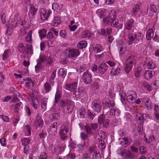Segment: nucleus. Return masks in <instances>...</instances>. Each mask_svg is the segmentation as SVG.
I'll list each match as a JSON object with an SVG mask.
<instances>
[{
	"instance_id": "1",
	"label": "nucleus",
	"mask_w": 159,
	"mask_h": 159,
	"mask_svg": "<svg viewBox=\"0 0 159 159\" xmlns=\"http://www.w3.org/2000/svg\"><path fill=\"white\" fill-rule=\"evenodd\" d=\"M136 57L133 55L130 56L126 61V65L125 70L127 73H129L132 69L133 66L136 63Z\"/></svg>"
},
{
	"instance_id": "2",
	"label": "nucleus",
	"mask_w": 159,
	"mask_h": 159,
	"mask_svg": "<svg viewBox=\"0 0 159 159\" xmlns=\"http://www.w3.org/2000/svg\"><path fill=\"white\" fill-rule=\"evenodd\" d=\"M66 54L67 57L69 58L75 57L80 54L79 50L76 49L69 48L66 50Z\"/></svg>"
},
{
	"instance_id": "3",
	"label": "nucleus",
	"mask_w": 159,
	"mask_h": 159,
	"mask_svg": "<svg viewBox=\"0 0 159 159\" xmlns=\"http://www.w3.org/2000/svg\"><path fill=\"white\" fill-rule=\"evenodd\" d=\"M105 115L103 114H102L98 116V120L100 125H102L103 127L107 128L109 126L110 120L109 119H105Z\"/></svg>"
},
{
	"instance_id": "4",
	"label": "nucleus",
	"mask_w": 159,
	"mask_h": 159,
	"mask_svg": "<svg viewBox=\"0 0 159 159\" xmlns=\"http://www.w3.org/2000/svg\"><path fill=\"white\" fill-rule=\"evenodd\" d=\"M82 79L85 83L86 84H90L92 81V75L89 70H88L83 74Z\"/></svg>"
},
{
	"instance_id": "5",
	"label": "nucleus",
	"mask_w": 159,
	"mask_h": 159,
	"mask_svg": "<svg viewBox=\"0 0 159 159\" xmlns=\"http://www.w3.org/2000/svg\"><path fill=\"white\" fill-rule=\"evenodd\" d=\"M102 105L100 101L98 100H94L92 103L91 107L94 111L99 112L102 108Z\"/></svg>"
},
{
	"instance_id": "6",
	"label": "nucleus",
	"mask_w": 159,
	"mask_h": 159,
	"mask_svg": "<svg viewBox=\"0 0 159 159\" xmlns=\"http://www.w3.org/2000/svg\"><path fill=\"white\" fill-rule=\"evenodd\" d=\"M120 144L124 147H126L129 145L132 142V140L130 137H125L122 139H120Z\"/></svg>"
},
{
	"instance_id": "7",
	"label": "nucleus",
	"mask_w": 159,
	"mask_h": 159,
	"mask_svg": "<svg viewBox=\"0 0 159 159\" xmlns=\"http://www.w3.org/2000/svg\"><path fill=\"white\" fill-rule=\"evenodd\" d=\"M137 98L136 93L134 91L130 92L129 94L127 96L126 99L127 101L130 103H134L135 102Z\"/></svg>"
},
{
	"instance_id": "8",
	"label": "nucleus",
	"mask_w": 159,
	"mask_h": 159,
	"mask_svg": "<svg viewBox=\"0 0 159 159\" xmlns=\"http://www.w3.org/2000/svg\"><path fill=\"white\" fill-rule=\"evenodd\" d=\"M37 10L33 5H30L28 13L29 19L30 21H32L34 19L35 15L37 13Z\"/></svg>"
},
{
	"instance_id": "9",
	"label": "nucleus",
	"mask_w": 159,
	"mask_h": 159,
	"mask_svg": "<svg viewBox=\"0 0 159 159\" xmlns=\"http://www.w3.org/2000/svg\"><path fill=\"white\" fill-rule=\"evenodd\" d=\"M78 83L74 82L66 84L65 85V89L71 92H74L77 89Z\"/></svg>"
},
{
	"instance_id": "10",
	"label": "nucleus",
	"mask_w": 159,
	"mask_h": 159,
	"mask_svg": "<svg viewBox=\"0 0 159 159\" xmlns=\"http://www.w3.org/2000/svg\"><path fill=\"white\" fill-rule=\"evenodd\" d=\"M34 124L35 126L37 127L41 128L43 126V121L40 114H37L34 121Z\"/></svg>"
},
{
	"instance_id": "11",
	"label": "nucleus",
	"mask_w": 159,
	"mask_h": 159,
	"mask_svg": "<svg viewBox=\"0 0 159 159\" xmlns=\"http://www.w3.org/2000/svg\"><path fill=\"white\" fill-rule=\"evenodd\" d=\"M71 103V101L68 99H62L61 100L59 105L62 107L70 106Z\"/></svg>"
},
{
	"instance_id": "12",
	"label": "nucleus",
	"mask_w": 159,
	"mask_h": 159,
	"mask_svg": "<svg viewBox=\"0 0 159 159\" xmlns=\"http://www.w3.org/2000/svg\"><path fill=\"white\" fill-rule=\"evenodd\" d=\"M108 68L107 65L105 63H102L98 67V69L99 72L102 74L105 73Z\"/></svg>"
},
{
	"instance_id": "13",
	"label": "nucleus",
	"mask_w": 159,
	"mask_h": 159,
	"mask_svg": "<svg viewBox=\"0 0 159 159\" xmlns=\"http://www.w3.org/2000/svg\"><path fill=\"white\" fill-rule=\"evenodd\" d=\"M125 28L128 30H131L134 26V20L131 19L127 21L125 25Z\"/></svg>"
},
{
	"instance_id": "14",
	"label": "nucleus",
	"mask_w": 159,
	"mask_h": 159,
	"mask_svg": "<svg viewBox=\"0 0 159 159\" xmlns=\"http://www.w3.org/2000/svg\"><path fill=\"white\" fill-rule=\"evenodd\" d=\"M142 101L144 103L145 107L148 110H150L152 108V105L151 102L148 98H143Z\"/></svg>"
},
{
	"instance_id": "15",
	"label": "nucleus",
	"mask_w": 159,
	"mask_h": 159,
	"mask_svg": "<svg viewBox=\"0 0 159 159\" xmlns=\"http://www.w3.org/2000/svg\"><path fill=\"white\" fill-rule=\"evenodd\" d=\"M62 96V91L57 89L55 96V102L57 103L59 101Z\"/></svg>"
},
{
	"instance_id": "16",
	"label": "nucleus",
	"mask_w": 159,
	"mask_h": 159,
	"mask_svg": "<svg viewBox=\"0 0 159 159\" xmlns=\"http://www.w3.org/2000/svg\"><path fill=\"white\" fill-rule=\"evenodd\" d=\"M155 74V72L151 70H146L144 73V78L147 80L150 79Z\"/></svg>"
},
{
	"instance_id": "17",
	"label": "nucleus",
	"mask_w": 159,
	"mask_h": 159,
	"mask_svg": "<svg viewBox=\"0 0 159 159\" xmlns=\"http://www.w3.org/2000/svg\"><path fill=\"white\" fill-rule=\"evenodd\" d=\"M140 6L137 4H136L134 7H133L131 10L132 15L133 16H135L138 14V13L140 11Z\"/></svg>"
},
{
	"instance_id": "18",
	"label": "nucleus",
	"mask_w": 159,
	"mask_h": 159,
	"mask_svg": "<svg viewBox=\"0 0 159 159\" xmlns=\"http://www.w3.org/2000/svg\"><path fill=\"white\" fill-rule=\"evenodd\" d=\"M57 122L53 123L50 126V131L52 132L53 134L54 135H55L57 134Z\"/></svg>"
},
{
	"instance_id": "19",
	"label": "nucleus",
	"mask_w": 159,
	"mask_h": 159,
	"mask_svg": "<svg viewBox=\"0 0 159 159\" xmlns=\"http://www.w3.org/2000/svg\"><path fill=\"white\" fill-rule=\"evenodd\" d=\"M120 111L116 108H112L110 111V115H115L117 116H120Z\"/></svg>"
},
{
	"instance_id": "20",
	"label": "nucleus",
	"mask_w": 159,
	"mask_h": 159,
	"mask_svg": "<svg viewBox=\"0 0 159 159\" xmlns=\"http://www.w3.org/2000/svg\"><path fill=\"white\" fill-rule=\"evenodd\" d=\"M60 117V115L57 113H54L49 116V117L51 120L54 121L58 120Z\"/></svg>"
},
{
	"instance_id": "21",
	"label": "nucleus",
	"mask_w": 159,
	"mask_h": 159,
	"mask_svg": "<svg viewBox=\"0 0 159 159\" xmlns=\"http://www.w3.org/2000/svg\"><path fill=\"white\" fill-rule=\"evenodd\" d=\"M154 35V33L152 29H150L147 31L146 38L148 40H150Z\"/></svg>"
},
{
	"instance_id": "22",
	"label": "nucleus",
	"mask_w": 159,
	"mask_h": 159,
	"mask_svg": "<svg viewBox=\"0 0 159 159\" xmlns=\"http://www.w3.org/2000/svg\"><path fill=\"white\" fill-rule=\"evenodd\" d=\"M84 127L85 131L89 135L93 134V133L89 124H86V125L84 126Z\"/></svg>"
},
{
	"instance_id": "23",
	"label": "nucleus",
	"mask_w": 159,
	"mask_h": 159,
	"mask_svg": "<svg viewBox=\"0 0 159 159\" xmlns=\"http://www.w3.org/2000/svg\"><path fill=\"white\" fill-rule=\"evenodd\" d=\"M66 70L64 68L60 69L58 72V76L61 78H64L66 75Z\"/></svg>"
},
{
	"instance_id": "24",
	"label": "nucleus",
	"mask_w": 159,
	"mask_h": 159,
	"mask_svg": "<svg viewBox=\"0 0 159 159\" xmlns=\"http://www.w3.org/2000/svg\"><path fill=\"white\" fill-rule=\"evenodd\" d=\"M60 130L65 131L68 133L69 130L68 124L66 123L63 124L61 127Z\"/></svg>"
},
{
	"instance_id": "25",
	"label": "nucleus",
	"mask_w": 159,
	"mask_h": 159,
	"mask_svg": "<svg viewBox=\"0 0 159 159\" xmlns=\"http://www.w3.org/2000/svg\"><path fill=\"white\" fill-rule=\"evenodd\" d=\"M88 151L89 153L93 154L96 153V152L98 151L97 150V148L95 146H90L88 150Z\"/></svg>"
},
{
	"instance_id": "26",
	"label": "nucleus",
	"mask_w": 159,
	"mask_h": 159,
	"mask_svg": "<svg viewBox=\"0 0 159 159\" xmlns=\"http://www.w3.org/2000/svg\"><path fill=\"white\" fill-rule=\"evenodd\" d=\"M128 38L129 39V45L132 44L134 42V41L135 39H136L134 34L133 35L132 34H128Z\"/></svg>"
},
{
	"instance_id": "27",
	"label": "nucleus",
	"mask_w": 159,
	"mask_h": 159,
	"mask_svg": "<svg viewBox=\"0 0 159 159\" xmlns=\"http://www.w3.org/2000/svg\"><path fill=\"white\" fill-rule=\"evenodd\" d=\"M87 42L85 41H80L78 44L77 47L78 48L83 49L85 48L87 46Z\"/></svg>"
},
{
	"instance_id": "28",
	"label": "nucleus",
	"mask_w": 159,
	"mask_h": 159,
	"mask_svg": "<svg viewBox=\"0 0 159 159\" xmlns=\"http://www.w3.org/2000/svg\"><path fill=\"white\" fill-rule=\"evenodd\" d=\"M17 48L19 52L21 53H24L25 52L26 48L22 43L19 44Z\"/></svg>"
},
{
	"instance_id": "29",
	"label": "nucleus",
	"mask_w": 159,
	"mask_h": 159,
	"mask_svg": "<svg viewBox=\"0 0 159 159\" xmlns=\"http://www.w3.org/2000/svg\"><path fill=\"white\" fill-rule=\"evenodd\" d=\"M120 69L118 68L114 67L111 69V73L114 75H117L119 74L120 71Z\"/></svg>"
},
{
	"instance_id": "30",
	"label": "nucleus",
	"mask_w": 159,
	"mask_h": 159,
	"mask_svg": "<svg viewBox=\"0 0 159 159\" xmlns=\"http://www.w3.org/2000/svg\"><path fill=\"white\" fill-rule=\"evenodd\" d=\"M40 15L41 19L42 20H47L48 16L47 15V12L46 10H42L40 13Z\"/></svg>"
},
{
	"instance_id": "31",
	"label": "nucleus",
	"mask_w": 159,
	"mask_h": 159,
	"mask_svg": "<svg viewBox=\"0 0 159 159\" xmlns=\"http://www.w3.org/2000/svg\"><path fill=\"white\" fill-rule=\"evenodd\" d=\"M44 89L46 93H48L52 89L50 84L48 82H46L44 84Z\"/></svg>"
},
{
	"instance_id": "32",
	"label": "nucleus",
	"mask_w": 159,
	"mask_h": 159,
	"mask_svg": "<svg viewBox=\"0 0 159 159\" xmlns=\"http://www.w3.org/2000/svg\"><path fill=\"white\" fill-rule=\"evenodd\" d=\"M147 67L148 69H153L156 67V65L152 62L149 61L147 63Z\"/></svg>"
},
{
	"instance_id": "33",
	"label": "nucleus",
	"mask_w": 159,
	"mask_h": 159,
	"mask_svg": "<svg viewBox=\"0 0 159 159\" xmlns=\"http://www.w3.org/2000/svg\"><path fill=\"white\" fill-rule=\"evenodd\" d=\"M67 132L65 131L60 130L59 134L61 139L64 140L67 136Z\"/></svg>"
},
{
	"instance_id": "34",
	"label": "nucleus",
	"mask_w": 159,
	"mask_h": 159,
	"mask_svg": "<svg viewBox=\"0 0 159 159\" xmlns=\"http://www.w3.org/2000/svg\"><path fill=\"white\" fill-rule=\"evenodd\" d=\"M32 31L30 30L27 36L26 37V40L28 43H31L32 42Z\"/></svg>"
},
{
	"instance_id": "35",
	"label": "nucleus",
	"mask_w": 159,
	"mask_h": 159,
	"mask_svg": "<svg viewBox=\"0 0 159 159\" xmlns=\"http://www.w3.org/2000/svg\"><path fill=\"white\" fill-rule=\"evenodd\" d=\"M134 36H135L136 40L139 41H142L143 36L142 33L140 32L136 33L134 34Z\"/></svg>"
},
{
	"instance_id": "36",
	"label": "nucleus",
	"mask_w": 159,
	"mask_h": 159,
	"mask_svg": "<svg viewBox=\"0 0 159 159\" xmlns=\"http://www.w3.org/2000/svg\"><path fill=\"white\" fill-rule=\"evenodd\" d=\"M47 31L44 29L40 30L39 32V36L41 38L45 37L47 34Z\"/></svg>"
},
{
	"instance_id": "37",
	"label": "nucleus",
	"mask_w": 159,
	"mask_h": 159,
	"mask_svg": "<svg viewBox=\"0 0 159 159\" xmlns=\"http://www.w3.org/2000/svg\"><path fill=\"white\" fill-rule=\"evenodd\" d=\"M116 17V11H114L113 12L112 11L111 13L110 14V15L109 16V17L110 19L112 21V23H113L115 21Z\"/></svg>"
},
{
	"instance_id": "38",
	"label": "nucleus",
	"mask_w": 159,
	"mask_h": 159,
	"mask_svg": "<svg viewBox=\"0 0 159 159\" xmlns=\"http://www.w3.org/2000/svg\"><path fill=\"white\" fill-rule=\"evenodd\" d=\"M119 95H120V99L122 103L124 104L125 103L126 99L125 93L122 92V93H120Z\"/></svg>"
},
{
	"instance_id": "39",
	"label": "nucleus",
	"mask_w": 159,
	"mask_h": 159,
	"mask_svg": "<svg viewBox=\"0 0 159 159\" xmlns=\"http://www.w3.org/2000/svg\"><path fill=\"white\" fill-rule=\"evenodd\" d=\"M10 50L8 49L5 50L3 55V59L4 60L7 59L10 55Z\"/></svg>"
},
{
	"instance_id": "40",
	"label": "nucleus",
	"mask_w": 159,
	"mask_h": 159,
	"mask_svg": "<svg viewBox=\"0 0 159 159\" xmlns=\"http://www.w3.org/2000/svg\"><path fill=\"white\" fill-rule=\"evenodd\" d=\"M93 48L94 50L96 51L97 52H99L102 50L103 48H102L101 45L100 44H97L93 47Z\"/></svg>"
},
{
	"instance_id": "41",
	"label": "nucleus",
	"mask_w": 159,
	"mask_h": 159,
	"mask_svg": "<svg viewBox=\"0 0 159 159\" xmlns=\"http://www.w3.org/2000/svg\"><path fill=\"white\" fill-rule=\"evenodd\" d=\"M142 70V68L141 67H138L137 68L134 74L136 78H138L139 77Z\"/></svg>"
},
{
	"instance_id": "42",
	"label": "nucleus",
	"mask_w": 159,
	"mask_h": 159,
	"mask_svg": "<svg viewBox=\"0 0 159 159\" xmlns=\"http://www.w3.org/2000/svg\"><path fill=\"white\" fill-rule=\"evenodd\" d=\"M47 101L46 99H43L41 102V107L42 110L44 111L47 108Z\"/></svg>"
},
{
	"instance_id": "43",
	"label": "nucleus",
	"mask_w": 159,
	"mask_h": 159,
	"mask_svg": "<svg viewBox=\"0 0 159 159\" xmlns=\"http://www.w3.org/2000/svg\"><path fill=\"white\" fill-rule=\"evenodd\" d=\"M86 145V143L85 141L84 142L83 144H78L77 145V147L78 149V151L79 152H82L85 146Z\"/></svg>"
},
{
	"instance_id": "44",
	"label": "nucleus",
	"mask_w": 159,
	"mask_h": 159,
	"mask_svg": "<svg viewBox=\"0 0 159 159\" xmlns=\"http://www.w3.org/2000/svg\"><path fill=\"white\" fill-rule=\"evenodd\" d=\"M103 24L107 26L110 24L111 20L110 17H107L103 19Z\"/></svg>"
},
{
	"instance_id": "45",
	"label": "nucleus",
	"mask_w": 159,
	"mask_h": 159,
	"mask_svg": "<svg viewBox=\"0 0 159 159\" xmlns=\"http://www.w3.org/2000/svg\"><path fill=\"white\" fill-rule=\"evenodd\" d=\"M53 23L55 26H57L60 23V18L59 17H55Z\"/></svg>"
},
{
	"instance_id": "46",
	"label": "nucleus",
	"mask_w": 159,
	"mask_h": 159,
	"mask_svg": "<svg viewBox=\"0 0 159 159\" xmlns=\"http://www.w3.org/2000/svg\"><path fill=\"white\" fill-rule=\"evenodd\" d=\"M95 114H93L91 111L89 110L87 112V116L89 119L92 120L94 118Z\"/></svg>"
},
{
	"instance_id": "47",
	"label": "nucleus",
	"mask_w": 159,
	"mask_h": 159,
	"mask_svg": "<svg viewBox=\"0 0 159 159\" xmlns=\"http://www.w3.org/2000/svg\"><path fill=\"white\" fill-rule=\"evenodd\" d=\"M90 36V32L87 30L83 31L82 34V37L83 38H85L89 37Z\"/></svg>"
},
{
	"instance_id": "48",
	"label": "nucleus",
	"mask_w": 159,
	"mask_h": 159,
	"mask_svg": "<svg viewBox=\"0 0 159 159\" xmlns=\"http://www.w3.org/2000/svg\"><path fill=\"white\" fill-rule=\"evenodd\" d=\"M88 134L84 132H81L80 133V136L82 139L84 141L85 140L89 139Z\"/></svg>"
},
{
	"instance_id": "49",
	"label": "nucleus",
	"mask_w": 159,
	"mask_h": 159,
	"mask_svg": "<svg viewBox=\"0 0 159 159\" xmlns=\"http://www.w3.org/2000/svg\"><path fill=\"white\" fill-rule=\"evenodd\" d=\"M118 20L116 19L115 21L113 23H112V21H111V25L113 27H116L119 29L121 28L122 25H120V26H119L118 25Z\"/></svg>"
},
{
	"instance_id": "50",
	"label": "nucleus",
	"mask_w": 159,
	"mask_h": 159,
	"mask_svg": "<svg viewBox=\"0 0 159 159\" xmlns=\"http://www.w3.org/2000/svg\"><path fill=\"white\" fill-rule=\"evenodd\" d=\"M93 159H101V157L100 154L98 151L97 152H96V153L93 154Z\"/></svg>"
},
{
	"instance_id": "51",
	"label": "nucleus",
	"mask_w": 159,
	"mask_h": 159,
	"mask_svg": "<svg viewBox=\"0 0 159 159\" xmlns=\"http://www.w3.org/2000/svg\"><path fill=\"white\" fill-rule=\"evenodd\" d=\"M99 147L101 148V149H103L105 148L106 147V144L104 141L102 140L99 141Z\"/></svg>"
},
{
	"instance_id": "52",
	"label": "nucleus",
	"mask_w": 159,
	"mask_h": 159,
	"mask_svg": "<svg viewBox=\"0 0 159 159\" xmlns=\"http://www.w3.org/2000/svg\"><path fill=\"white\" fill-rule=\"evenodd\" d=\"M106 105L108 106L109 107H111L112 108L114 107L115 103L113 101L109 100L108 101H107L105 102Z\"/></svg>"
},
{
	"instance_id": "53",
	"label": "nucleus",
	"mask_w": 159,
	"mask_h": 159,
	"mask_svg": "<svg viewBox=\"0 0 159 159\" xmlns=\"http://www.w3.org/2000/svg\"><path fill=\"white\" fill-rule=\"evenodd\" d=\"M47 135V133L46 131L43 129L42 130L41 132L39 134V136L41 139H44Z\"/></svg>"
},
{
	"instance_id": "54",
	"label": "nucleus",
	"mask_w": 159,
	"mask_h": 159,
	"mask_svg": "<svg viewBox=\"0 0 159 159\" xmlns=\"http://www.w3.org/2000/svg\"><path fill=\"white\" fill-rule=\"evenodd\" d=\"M23 144L25 145H27L30 142V140L29 138H25L21 139Z\"/></svg>"
},
{
	"instance_id": "55",
	"label": "nucleus",
	"mask_w": 159,
	"mask_h": 159,
	"mask_svg": "<svg viewBox=\"0 0 159 159\" xmlns=\"http://www.w3.org/2000/svg\"><path fill=\"white\" fill-rule=\"evenodd\" d=\"M52 9L54 10V11H57L58 10H59L60 7L58 5V3H53L52 5Z\"/></svg>"
},
{
	"instance_id": "56",
	"label": "nucleus",
	"mask_w": 159,
	"mask_h": 159,
	"mask_svg": "<svg viewBox=\"0 0 159 159\" xmlns=\"http://www.w3.org/2000/svg\"><path fill=\"white\" fill-rule=\"evenodd\" d=\"M47 56L46 55L40 56L39 61L41 62H44L46 61Z\"/></svg>"
},
{
	"instance_id": "57",
	"label": "nucleus",
	"mask_w": 159,
	"mask_h": 159,
	"mask_svg": "<svg viewBox=\"0 0 159 159\" xmlns=\"http://www.w3.org/2000/svg\"><path fill=\"white\" fill-rule=\"evenodd\" d=\"M26 47L27 48V53L29 54H32V53L33 50L32 47V45H30L28 44H27L26 46Z\"/></svg>"
},
{
	"instance_id": "58",
	"label": "nucleus",
	"mask_w": 159,
	"mask_h": 159,
	"mask_svg": "<svg viewBox=\"0 0 159 159\" xmlns=\"http://www.w3.org/2000/svg\"><path fill=\"white\" fill-rule=\"evenodd\" d=\"M140 153L141 154H145L147 153L146 148L143 146L140 147L139 148Z\"/></svg>"
},
{
	"instance_id": "59",
	"label": "nucleus",
	"mask_w": 159,
	"mask_h": 159,
	"mask_svg": "<svg viewBox=\"0 0 159 159\" xmlns=\"http://www.w3.org/2000/svg\"><path fill=\"white\" fill-rule=\"evenodd\" d=\"M85 70V67L84 65H83L80 66V67L77 70V71L79 73L83 72Z\"/></svg>"
},
{
	"instance_id": "60",
	"label": "nucleus",
	"mask_w": 159,
	"mask_h": 159,
	"mask_svg": "<svg viewBox=\"0 0 159 159\" xmlns=\"http://www.w3.org/2000/svg\"><path fill=\"white\" fill-rule=\"evenodd\" d=\"M24 80H26L27 81L26 82L25 84L28 86H31V82H32V80L29 78H26L25 79H24Z\"/></svg>"
},
{
	"instance_id": "61",
	"label": "nucleus",
	"mask_w": 159,
	"mask_h": 159,
	"mask_svg": "<svg viewBox=\"0 0 159 159\" xmlns=\"http://www.w3.org/2000/svg\"><path fill=\"white\" fill-rule=\"evenodd\" d=\"M60 36L62 38H65L66 36V33L65 30H61L59 33Z\"/></svg>"
},
{
	"instance_id": "62",
	"label": "nucleus",
	"mask_w": 159,
	"mask_h": 159,
	"mask_svg": "<svg viewBox=\"0 0 159 159\" xmlns=\"http://www.w3.org/2000/svg\"><path fill=\"white\" fill-rule=\"evenodd\" d=\"M98 32L100 35L106 36V31L104 28H102L99 30Z\"/></svg>"
},
{
	"instance_id": "63",
	"label": "nucleus",
	"mask_w": 159,
	"mask_h": 159,
	"mask_svg": "<svg viewBox=\"0 0 159 159\" xmlns=\"http://www.w3.org/2000/svg\"><path fill=\"white\" fill-rule=\"evenodd\" d=\"M47 37V39L49 40H51L54 37V35L52 32H49L48 33Z\"/></svg>"
},
{
	"instance_id": "64",
	"label": "nucleus",
	"mask_w": 159,
	"mask_h": 159,
	"mask_svg": "<svg viewBox=\"0 0 159 159\" xmlns=\"http://www.w3.org/2000/svg\"><path fill=\"white\" fill-rule=\"evenodd\" d=\"M47 155L45 152H42L41 153L39 159H46Z\"/></svg>"
}]
</instances>
